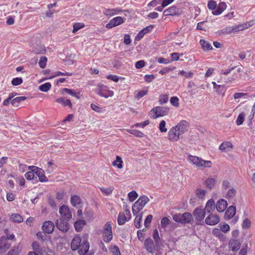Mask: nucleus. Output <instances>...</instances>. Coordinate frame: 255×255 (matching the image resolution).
<instances>
[{
	"instance_id": "f257e3e1",
	"label": "nucleus",
	"mask_w": 255,
	"mask_h": 255,
	"mask_svg": "<svg viewBox=\"0 0 255 255\" xmlns=\"http://www.w3.org/2000/svg\"><path fill=\"white\" fill-rule=\"evenodd\" d=\"M173 220L182 224H191L193 221V218L191 214L185 212L183 214H176L173 216Z\"/></svg>"
},
{
	"instance_id": "f03ea898",
	"label": "nucleus",
	"mask_w": 255,
	"mask_h": 255,
	"mask_svg": "<svg viewBox=\"0 0 255 255\" xmlns=\"http://www.w3.org/2000/svg\"><path fill=\"white\" fill-rule=\"evenodd\" d=\"M188 160L190 162L196 165L198 167H211L212 166V162L210 161L204 160L197 156L189 155L188 156Z\"/></svg>"
},
{
	"instance_id": "7ed1b4c3",
	"label": "nucleus",
	"mask_w": 255,
	"mask_h": 255,
	"mask_svg": "<svg viewBox=\"0 0 255 255\" xmlns=\"http://www.w3.org/2000/svg\"><path fill=\"white\" fill-rule=\"evenodd\" d=\"M169 108L163 107H156L152 109L151 113H154L152 118L155 119L159 117H163L168 115L169 113Z\"/></svg>"
},
{
	"instance_id": "20e7f679",
	"label": "nucleus",
	"mask_w": 255,
	"mask_h": 255,
	"mask_svg": "<svg viewBox=\"0 0 255 255\" xmlns=\"http://www.w3.org/2000/svg\"><path fill=\"white\" fill-rule=\"evenodd\" d=\"M67 221L63 219H57L55 222L57 228L63 233L67 232L69 230V224Z\"/></svg>"
},
{
	"instance_id": "39448f33",
	"label": "nucleus",
	"mask_w": 255,
	"mask_h": 255,
	"mask_svg": "<svg viewBox=\"0 0 255 255\" xmlns=\"http://www.w3.org/2000/svg\"><path fill=\"white\" fill-rule=\"evenodd\" d=\"M96 93L100 96L108 98L114 95V92L109 90L106 86H102L95 90Z\"/></svg>"
},
{
	"instance_id": "423d86ee",
	"label": "nucleus",
	"mask_w": 255,
	"mask_h": 255,
	"mask_svg": "<svg viewBox=\"0 0 255 255\" xmlns=\"http://www.w3.org/2000/svg\"><path fill=\"white\" fill-rule=\"evenodd\" d=\"M59 212L61 217L60 219L69 221L72 218V214L68 207L66 205L61 206L59 208Z\"/></svg>"
},
{
	"instance_id": "0eeeda50",
	"label": "nucleus",
	"mask_w": 255,
	"mask_h": 255,
	"mask_svg": "<svg viewBox=\"0 0 255 255\" xmlns=\"http://www.w3.org/2000/svg\"><path fill=\"white\" fill-rule=\"evenodd\" d=\"M206 212L201 207H196L193 211V215L199 222L202 221L205 217Z\"/></svg>"
},
{
	"instance_id": "6e6552de",
	"label": "nucleus",
	"mask_w": 255,
	"mask_h": 255,
	"mask_svg": "<svg viewBox=\"0 0 255 255\" xmlns=\"http://www.w3.org/2000/svg\"><path fill=\"white\" fill-rule=\"evenodd\" d=\"M125 18H124L121 16L114 17L111 19L108 24H106V27L109 29L112 28L115 26L123 23L125 22Z\"/></svg>"
},
{
	"instance_id": "1a4fd4ad",
	"label": "nucleus",
	"mask_w": 255,
	"mask_h": 255,
	"mask_svg": "<svg viewBox=\"0 0 255 255\" xmlns=\"http://www.w3.org/2000/svg\"><path fill=\"white\" fill-rule=\"evenodd\" d=\"M144 246L147 252L152 254L154 253L155 248L157 247L156 244H154L153 241L150 238H148L145 240Z\"/></svg>"
},
{
	"instance_id": "9d476101",
	"label": "nucleus",
	"mask_w": 255,
	"mask_h": 255,
	"mask_svg": "<svg viewBox=\"0 0 255 255\" xmlns=\"http://www.w3.org/2000/svg\"><path fill=\"white\" fill-rule=\"evenodd\" d=\"M220 217L217 215L211 214L205 219L206 224L210 226H214L220 222Z\"/></svg>"
},
{
	"instance_id": "9b49d317",
	"label": "nucleus",
	"mask_w": 255,
	"mask_h": 255,
	"mask_svg": "<svg viewBox=\"0 0 255 255\" xmlns=\"http://www.w3.org/2000/svg\"><path fill=\"white\" fill-rule=\"evenodd\" d=\"M54 229V223L50 221H46L43 222L42 226V229L45 233L51 234Z\"/></svg>"
},
{
	"instance_id": "f8f14e48",
	"label": "nucleus",
	"mask_w": 255,
	"mask_h": 255,
	"mask_svg": "<svg viewBox=\"0 0 255 255\" xmlns=\"http://www.w3.org/2000/svg\"><path fill=\"white\" fill-rule=\"evenodd\" d=\"M181 10L180 8H177L176 6L173 5L168 8L165 9L163 11V15L164 16L168 15H177L180 14Z\"/></svg>"
},
{
	"instance_id": "ddd939ff",
	"label": "nucleus",
	"mask_w": 255,
	"mask_h": 255,
	"mask_svg": "<svg viewBox=\"0 0 255 255\" xmlns=\"http://www.w3.org/2000/svg\"><path fill=\"white\" fill-rule=\"evenodd\" d=\"M180 134H182L179 133L175 127H172L168 132V139L170 140L177 141L179 138Z\"/></svg>"
},
{
	"instance_id": "4468645a",
	"label": "nucleus",
	"mask_w": 255,
	"mask_h": 255,
	"mask_svg": "<svg viewBox=\"0 0 255 255\" xmlns=\"http://www.w3.org/2000/svg\"><path fill=\"white\" fill-rule=\"evenodd\" d=\"M175 127L179 131V133L183 134L188 130L189 127V123L185 120H183Z\"/></svg>"
},
{
	"instance_id": "2eb2a0df",
	"label": "nucleus",
	"mask_w": 255,
	"mask_h": 255,
	"mask_svg": "<svg viewBox=\"0 0 255 255\" xmlns=\"http://www.w3.org/2000/svg\"><path fill=\"white\" fill-rule=\"evenodd\" d=\"M81 238L78 235H76L73 238L71 243V249L73 251H76L80 248L81 244Z\"/></svg>"
},
{
	"instance_id": "dca6fc26",
	"label": "nucleus",
	"mask_w": 255,
	"mask_h": 255,
	"mask_svg": "<svg viewBox=\"0 0 255 255\" xmlns=\"http://www.w3.org/2000/svg\"><path fill=\"white\" fill-rule=\"evenodd\" d=\"M89 243L87 240H84L80 244V248L78 252L80 255H85L86 254L89 249Z\"/></svg>"
},
{
	"instance_id": "f3484780",
	"label": "nucleus",
	"mask_w": 255,
	"mask_h": 255,
	"mask_svg": "<svg viewBox=\"0 0 255 255\" xmlns=\"http://www.w3.org/2000/svg\"><path fill=\"white\" fill-rule=\"evenodd\" d=\"M35 170V174L38 177L40 182H46L48 181V179L45 176L44 171L42 168L36 167Z\"/></svg>"
},
{
	"instance_id": "a211bd4d",
	"label": "nucleus",
	"mask_w": 255,
	"mask_h": 255,
	"mask_svg": "<svg viewBox=\"0 0 255 255\" xmlns=\"http://www.w3.org/2000/svg\"><path fill=\"white\" fill-rule=\"evenodd\" d=\"M236 208L235 206L232 205L230 206L226 210L225 214V219L226 220H230L233 218L236 214Z\"/></svg>"
},
{
	"instance_id": "6ab92c4d",
	"label": "nucleus",
	"mask_w": 255,
	"mask_h": 255,
	"mask_svg": "<svg viewBox=\"0 0 255 255\" xmlns=\"http://www.w3.org/2000/svg\"><path fill=\"white\" fill-rule=\"evenodd\" d=\"M10 247V244L8 243L6 239L4 236L0 238V251L6 252Z\"/></svg>"
},
{
	"instance_id": "aec40b11",
	"label": "nucleus",
	"mask_w": 255,
	"mask_h": 255,
	"mask_svg": "<svg viewBox=\"0 0 255 255\" xmlns=\"http://www.w3.org/2000/svg\"><path fill=\"white\" fill-rule=\"evenodd\" d=\"M228 205L227 202L223 199L219 200L216 204V209L219 212L225 211Z\"/></svg>"
},
{
	"instance_id": "412c9836",
	"label": "nucleus",
	"mask_w": 255,
	"mask_h": 255,
	"mask_svg": "<svg viewBox=\"0 0 255 255\" xmlns=\"http://www.w3.org/2000/svg\"><path fill=\"white\" fill-rule=\"evenodd\" d=\"M70 202L73 206L79 208L82 204V200L78 195L71 196Z\"/></svg>"
},
{
	"instance_id": "4be33fe9",
	"label": "nucleus",
	"mask_w": 255,
	"mask_h": 255,
	"mask_svg": "<svg viewBox=\"0 0 255 255\" xmlns=\"http://www.w3.org/2000/svg\"><path fill=\"white\" fill-rule=\"evenodd\" d=\"M62 93H67L69 95L79 99L81 97V93L80 92H75L74 90L70 89L67 88H64L62 90Z\"/></svg>"
},
{
	"instance_id": "5701e85b",
	"label": "nucleus",
	"mask_w": 255,
	"mask_h": 255,
	"mask_svg": "<svg viewBox=\"0 0 255 255\" xmlns=\"http://www.w3.org/2000/svg\"><path fill=\"white\" fill-rule=\"evenodd\" d=\"M215 207V201L213 199H211L209 200L206 203L205 209L204 210L205 211V212L206 211L207 213H209L214 210Z\"/></svg>"
},
{
	"instance_id": "b1692460",
	"label": "nucleus",
	"mask_w": 255,
	"mask_h": 255,
	"mask_svg": "<svg viewBox=\"0 0 255 255\" xmlns=\"http://www.w3.org/2000/svg\"><path fill=\"white\" fill-rule=\"evenodd\" d=\"M121 11H122V10L118 8L111 9L105 8L104 9L103 12L106 16H111L115 14L119 13Z\"/></svg>"
},
{
	"instance_id": "393cba45",
	"label": "nucleus",
	"mask_w": 255,
	"mask_h": 255,
	"mask_svg": "<svg viewBox=\"0 0 255 255\" xmlns=\"http://www.w3.org/2000/svg\"><path fill=\"white\" fill-rule=\"evenodd\" d=\"M245 29H247L246 25H245V23L242 24H239L237 26H235L234 27H232L229 28V30L228 31V33H230L232 32H237L240 30H243ZM226 32H227V31H226Z\"/></svg>"
},
{
	"instance_id": "a878e982",
	"label": "nucleus",
	"mask_w": 255,
	"mask_h": 255,
	"mask_svg": "<svg viewBox=\"0 0 255 255\" xmlns=\"http://www.w3.org/2000/svg\"><path fill=\"white\" fill-rule=\"evenodd\" d=\"M86 225V222L83 220H79L76 221L74 224V227L75 230L77 232L82 231L83 228Z\"/></svg>"
},
{
	"instance_id": "bb28decb",
	"label": "nucleus",
	"mask_w": 255,
	"mask_h": 255,
	"mask_svg": "<svg viewBox=\"0 0 255 255\" xmlns=\"http://www.w3.org/2000/svg\"><path fill=\"white\" fill-rule=\"evenodd\" d=\"M216 182L215 179L208 178L205 180L204 184L207 188L211 190L214 187Z\"/></svg>"
},
{
	"instance_id": "cd10ccee",
	"label": "nucleus",
	"mask_w": 255,
	"mask_h": 255,
	"mask_svg": "<svg viewBox=\"0 0 255 255\" xmlns=\"http://www.w3.org/2000/svg\"><path fill=\"white\" fill-rule=\"evenodd\" d=\"M200 44L202 46V48L205 51H208L212 49V46L211 44L207 41L204 39H201Z\"/></svg>"
},
{
	"instance_id": "c85d7f7f",
	"label": "nucleus",
	"mask_w": 255,
	"mask_h": 255,
	"mask_svg": "<svg viewBox=\"0 0 255 255\" xmlns=\"http://www.w3.org/2000/svg\"><path fill=\"white\" fill-rule=\"evenodd\" d=\"M229 245L231 250L233 252H237L240 249L241 247L240 243L237 241H233V242H231Z\"/></svg>"
},
{
	"instance_id": "c756f323",
	"label": "nucleus",
	"mask_w": 255,
	"mask_h": 255,
	"mask_svg": "<svg viewBox=\"0 0 255 255\" xmlns=\"http://www.w3.org/2000/svg\"><path fill=\"white\" fill-rule=\"evenodd\" d=\"M136 217L134 219V224L135 228L139 229L141 227V222L142 217V213H138L135 215Z\"/></svg>"
},
{
	"instance_id": "7c9ffc66",
	"label": "nucleus",
	"mask_w": 255,
	"mask_h": 255,
	"mask_svg": "<svg viewBox=\"0 0 255 255\" xmlns=\"http://www.w3.org/2000/svg\"><path fill=\"white\" fill-rule=\"evenodd\" d=\"M26 99V97L25 96L17 97L14 99H13L11 103L13 106L18 107L19 103L23 101Z\"/></svg>"
},
{
	"instance_id": "2f4dec72",
	"label": "nucleus",
	"mask_w": 255,
	"mask_h": 255,
	"mask_svg": "<svg viewBox=\"0 0 255 255\" xmlns=\"http://www.w3.org/2000/svg\"><path fill=\"white\" fill-rule=\"evenodd\" d=\"M128 217L126 216L124 213H120L118 217V223L119 225H124L128 220Z\"/></svg>"
},
{
	"instance_id": "473e14b6",
	"label": "nucleus",
	"mask_w": 255,
	"mask_h": 255,
	"mask_svg": "<svg viewBox=\"0 0 255 255\" xmlns=\"http://www.w3.org/2000/svg\"><path fill=\"white\" fill-rule=\"evenodd\" d=\"M143 206L140 204H136V202L132 207V211L133 215L139 213V212L143 209Z\"/></svg>"
},
{
	"instance_id": "72a5a7b5",
	"label": "nucleus",
	"mask_w": 255,
	"mask_h": 255,
	"mask_svg": "<svg viewBox=\"0 0 255 255\" xmlns=\"http://www.w3.org/2000/svg\"><path fill=\"white\" fill-rule=\"evenodd\" d=\"M143 206L140 204H136V202L132 207V211L133 215L139 213V212L143 209Z\"/></svg>"
},
{
	"instance_id": "f704fd0d",
	"label": "nucleus",
	"mask_w": 255,
	"mask_h": 255,
	"mask_svg": "<svg viewBox=\"0 0 255 255\" xmlns=\"http://www.w3.org/2000/svg\"><path fill=\"white\" fill-rule=\"evenodd\" d=\"M149 201V198L145 195L141 196L136 201V204H140L143 207L145 206L146 204Z\"/></svg>"
},
{
	"instance_id": "c9c22d12",
	"label": "nucleus",
	"mask_w": 255,
	"mask_h": 255,
	"mask_svg": "<svg viewBox=\"0 0 255 255\" xmlns=\"http://www.w3.org/2000/svg\"><path fill=\"white\" fill-rule=\"evenodd\" d=\"M123 163L122 158L119 156H117L116 160L112 162V165L114 166H117L119 169H121L123 168Z\"/></svg>"
},
{
	"instance_id": "e433bc0d",
	"label": "nucleus",
	"mask_w": 255,
	"mask_h": 255,
	"mask_svg": "<svg viewBox=\"0 0 255 255\" xmlns=\"http://www.w3.org/2000/svg\"><path fill=\"white\" fill-rule=\"evenodd\" d=\"M212 234L215 236L219 238L221 240H223L225 238V236L223 232L219 229H214L212 231Z\"/></svg>"
},
{
	"instance_id": "4c0bfd02",
	"label": "nucleus",
	"mask_w": 255,
	"mask_h": 255,
	"mask_svg": "<svg viewBox=\"0 0 255 255\" xmlns=\"http://www.w3.org/2000/svg\"><path fill=\"white\" fill-rule=\"evenodd\" d=\"M232 147V144L230 142H224L219 146V149L222 151H226L228 148Z\"/></svg>"
},
{
	"instance_id": "58836bf2",
	"label": "nucleus",
	"mask_w": 255,
	"mask_h": 255,
	"mask_svg": "<svg viewBox=\"0 0 255 255\" xmlns=\"http://www.w3.org/2000/svg\"><path fill=\"white\" fill-rule=\"evenodd\" d=\"M102 232L107 233H112V223L111 222H108L105 224Z\"/></svg>"
},
{
	"instance_id": "ea45409f",
	"label": "nucleus",
	"mask_w": 255,
	"mask_h": 255,
	"mask_svg": "<svg viewBox=\"0 0 255 255\" xmlns=\"http://www.w3.org/2000/svg\"><path fill=\"white\" fill-rule=\"evenodd\" d=\"M10 219L15 223H21L23 221L22 217L18 214H12Z\"/></svg>"
},
{
	"instance_id": "a19ab883",
	"label": "nucleus",
	"mask_w": 255,
	"mask_h": 255,
	"mask_svg": "<svg viewBox=\"0 0 255 255\" xmlns=\"http://www.w3.org/2000/svg\"><path fill=\"white\" fill-rule=\"evenodd\" d=\"M152 237L155 241L156 247H158L160 243V238L157 230L154 229L153 231Z\"/></svg>"
},
{
	"instance_id": "79ce46f5",
	"label": "nucleus",
	"mask_w": 255,
	"mask_h": 255,
	"mask_svg": "<svg viewBox=\"0 0 255 255\" xmlns=\"http://www.w3.org/2000/svg\"><path fill=\"white\" fill-rule=\"evenodd\" d=\"M103 240L106 243H109L113 239V233H102Z\"/></svg>"
},
{
	"instance_id": "37998d69",
	"label": "nucleus",
	"mask_w": 255,
	"mask_h": 255,
	"mask_svg": "<svg viewBox=\"0 0 255 255\" xmlns=\"http://www.w3.org/2000/svg\"><path fill=\"white\" fill-rule=\"evenodd\" d=\"M51 86V84L47 82L40 85L39 87V89L42 92H46L50 89Z\"/></svg>"
},
{
	"instance_id": "c03bdc74",
	"label": "nucleus",
	"mask_w": 255,
	"mask_h": 255,
	"mask_svg": "<svg viewBox=\"0 0 255 255\" xmlns=\"http://www.w3.org/2000/svg\"><path fill=\"white\" fill-rule=\"evenodd\" d=\"M160 222L162 228L165 229L167 225L170 224L171 221L168 217H164L161 219Z\"/></svg>"
},
{
	"instance_id": "a18cd8bd",
	"label": "nucleus",
	"mask_w": 255,
	"mask_h": 255,
	"mask_svg": "<svg viewBox=\"0 0 255 255\" xmlns=\"http://www.w3.org/2000/svg\"><path fill=\"white\" fill-rule=\"evenodd\" d=\"M32 249L35 251L38 254H42V250L40 248L39 244L38 242L35 241L33 242L31 245Z\"/></svg>"
},
{
	"instance_id": "49530a36",
	"label": "nucleus",
	"mask_w": 255,
	"mask_h": 255,
	"mask_svg": "<svg viewBox=\"0 0 255 255\" xmlns=\"http://www.w3.org/2000/svg\"><path fill=\"white\" fill-rule=\"evenodd\" d=\"M128 131L137 137H142L144 136L143 133L136 129H128Z\"/></svg>"
},
{
	"instance_id": "de8ad7c7",
	"label": "nucleus",
	"mask_w": 255,
	"mask_h": 255,
	"mask_svg": "<svg viewBox=\"0 0 255 255\" xmlns=\"http://www.w3.org/2000/svg\"><path fill=\"white\" fill-rule=\"evenodd\" d=\"M220 88L217 87L215 90L218 93V94L222 96H224L226 91L225 85H219Z\"/></svg>"
},
{
	"instance_id": "09e8293b",
	"label": "nucleus",
	"mask_w": 255,
	"mask_h": 255,
	"mask_svg": "<svg viewBox=\"0 0 255 255\" xmlns=\"http://www.w3.org/2000/svg\"><path fill=\"white\" fill-rule=\"evenodd\" d=\"M137 197L138 194L135 191H132L128 194V199L130 202L134 201Z\"/></svg>"
},
{
	"instance_id": "8fccbe9b",
	"label": "nucleus",
	"mask_w": 255,
	"mask_h": 255,
	"mask_svg": "<svg viewBox=\"0 0 255 255\" xmlns=\"http://www.w3.org/2000/svg\"><path fill=\"white\" fill-rule=\"evenodd\" d=\"M245 114L244 113H241L239 114L236 121V124L238 126H240L243 124L245 119Z\"/></svg>"
},
{
	"instance_id": "3c124183",
	"label": "nucleus",
	"mask_w": 255,
	"mask_h": 255,
	"mask_svg": "<svg viewBox=\"0 0 255 255\" xmlns=\"http://www.w3.org/2000/svg\"><path fill=\"white\" fill-rule=\"evenodd\" d=\"M35 170H32L27 172L25 174V177L27 180H31L34 179Z\"/></svg>"
},
{
	"instance_id": "603ef678",
	"label": "nucleus",
	"mask_w": 255,
	"mask_h": 255,
	"mask_svg": "<svg viewBox=\"0 0 255 255\" xmlns=\"http://www.w3.org/2000/svg\"><path fill=\"white\" fill-rule=\"evenodd\" d=\"M47 59L45 56H43L40 58L39 61V67L41 68H44L46 65Z\"/></svg>"
},
{
	"instance_id": "864d4df0",
	"label": "nucleus",
	"mask_w": 255,
	"mask_h": 255,
	"mask_svg": "<svg viewBox=\"0 0 255 255\" xmlns=\"http://www.w3.org/2000/svg\"><path fill=\"white\" fill-rule=\"evenodd\" d=\"M85 26L83 23H76L73 25V32L75 33Z\"/></svg>"
},
{
	"instance_id": "5fc2aeb1",
	"label": "nucleus",
	"mask_w": 255,
	"mask_h": 255,
	"mask_svg": "<svg viewBox=\"0 0 255 255\" xmlns=\"http://www.w3.org/2000/svg\"><path fill=\"white\" fill-rule=\"evenodd\" d=\"M168 101V96L167 95H162L160 96L159 99V103L160 104L162 105L166 103Z\"/></svg>"
},
{
	"instance_id": "6e6d98bb",
	"label": "nucleus",
	"mask_w": 255,
	"mask_h": 255,
	"mask_svg": "<svg viewBox=\"0 0 255 255\" xmlns=\"http://www.w3.org/2000/svg\"><path fill=\"white\" fill-rule=\"evenodd\" d=\"M23 82L22 79L21 78H13L11 81V84L13 86H18L22 84Z\"/></svg>"
},
{
	"instance_id": "4d7b16f0",
	"label": "nucleus",
	"mask_w": 255,
	"mask_h": 255,
	"mask_svg": "<svg viewBox=\"0 0 255 255\" xmlns=\"http://www.w3.org/2000/svg\"><path fill=\"white\" fill-rule=\"evenodd\" d=\"M251 222L248 218H246L243 223L242 228L244 229H249L251 227Z\"/></svg>"
},
{
	"instance_id": "13d9d810",
	"label": "nucleus",
	"mask_w": 255,
	"mask_h": 255,
	"mask_svg": "<svg viewBox=\"0 0 255 255\" xmlns=\"http://www.w3.org/2000/svg\"><path fill=\"white\" fill-rule=\"evenodd\" d=\"M205 193L206 191L204 190L198 189L196 190V195L199 198H204L205 195Z\"/></svg>"
},
{
	"instance_id": "bf43d9fd",
	"label": "nucleus",
	"mask_w": 255,
	"mask_h": 255,
	"mask_svg": "<svg viewBox=\"0 0 255 255\" xmlns=\"http://www.w3.org/2000/svg\"><path fill=\"white\" fill-rule=\"evenodd\" d=\"M170 101V103L174 107H178L179 106V99L177 97H172Z\"/></svg>"
},
{
	"instance_id": "052dcab7",
	"label": "nucleus",
	"mask_w": 255,
	"mask_h": 255,
	"mask_svg": "<svg viewBox=\"0 0 255 255\" xmlns=\"http://www.w3.org/2000/svg\"><path fill=\"white\" fill-rule=\"evenodd\" d=\"M148 93L147 90H141L138 91L137 92V94H136L135 98L137 99H139L140 98H141L145 95H146Z\"/></svg>"
},
{
	"instance_id": "680f3d73",
	"label": "nucleus",
	"mask_w": 255,
	"mask_h": 255,
	"mask_svg": "<svg viewBox=\"0 0 255 255\" xmlns=\"http://www.w3.org/2000/svg\"><path fill=\"white\" fill-rule=\"evenodd\" d=\"M152 219V216L151 215H148L146 217V218L144 221V226L146 228H148V227L150 226Z\"/></svg>"
},
{
	"instance_id": "e2e57ef3",
	"label": "nucleus",
	"mask_w": 255,
	"mask_h": 255,
	"mask_svg": "<svg viewBox=\"0 0 255 255\" xmlns=\"http://www.w3.org/2000/svg\"><path fill=\"white\" fill-rule=\"evenodd\" d=\"M146 230L145 229H143L142 230H138L137 232V235L138 239L141 242H142L144 239V235L142 232H145Z\"/></svg>"
},
{
	"instance_id": "0e129e2a",
	"label": "nucleus",
	"mask_w": 255,
	"mask_h": 255,
	"mask_svg": "<svg viewBox=\"0 0 255 255\" xmlns=\"http://www.w3.org/2000/svg\"><path fill=\"white\" fill-rule=\"evenodd\" d=\"M100 190L102 192L105 193L106 195H108L112 193L113 189L110 188H104L102 187L100 188Z\"/></svg>"
},
{
	"instance_id": "69168bd1",
	"label": "nucleus",
	"mask_w": 255,
	"mask_h": 255,
	"mask_svg": "<svg viewBox=\"0 0 255 255\" xmlns=\"http://www.w3.org/2000/svg\"><path fill=\"white\" fill-rule=\"evenodd\" d=\"M179 74L186 78L192 77L193 73L191 72H186L184 70L180 71Z\"/></svg>"
},
{
	"instance_id": "338daca9",
	"label": "nucleus",
	"mask_w": 255,
	"mask_h": 255,
	"mask_svg": "<svg viewBox=\"0 0 255 255\" xmlns=\"http://www.w3.org/2000/svg\"><path fill=\"white\" fill-rule=\"evenodd\" d=\"M217 6L216 2L214 0H210L208 3V7L209 9L214 10Z\"/></svg>"
},
{
	"instance_id": "774afa93",
	"label": "nucleus",
	"mask_w": 255,
	"mask_h": 255,
	"mask_svg": "<svg viewBox=\"0 0 255 255\" xmlns=\"http://www.w3.org/2000/svg\"><path fill=\"white\" fill-rule=\"evenodd\" d=\"M20 253V250L18 248L10 250L8 253L7 255H18Z\"/></svg>"
}]
</instances>
